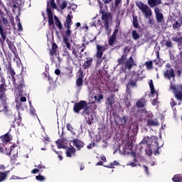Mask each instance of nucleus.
Returning a JSON list of instances; mask_svg holds the SVG:
<instances>
[{"mask_svg":"<svg viewBox=\"0 0 182 182\" xmlns=\"http://www.w3.org/2000/svg\"><path fill=\"white\" fill-rule=\"evenodd\" d=\"M150 138L149 136H144L142 141H141V144H146V146H149V140Z\"/></svg>","mask_w":182,"mask_h":182,"instance_id":"49530a36","label":"nucleus"},{"mask_svg":"<svg viewBox=\"0 0 182 182\" xmlns=\"http://www.w3.org/2000/svg\"><path fill=\"white\" fill-rule=\"evenodd\" d=\"M179 21V22H178ZM178 21H176L173 24V29H179V28H181L182 25V18H180L178 19Z\"/></svg>","mask_w":182,"mask_h":182,"instance_id":"473e14b6","label":"nucleus"},{"mask_svg":"<svg viewBox=\"0 0 182 182\" xmlns=\"http://www.w3.org/2000/svg\"><path fill=\"white\" fill-rule=\"evenodd\" d=\"M136 6L140 11H141L142 14H144L145 18H150L151 15H153V12L151 11V9L141 1H136Z\"/></svg>","mask_w":182,"mask_h":182,"instance_id":"423d86ee","label":"nucleus"},{"mask_svg":"<svg viewBox=\"0 0 182 182\" xmlns=\"http://www.w3.org/2000/svg\"><path fill=\"white\" fill-rule=\"evenodd\" d=\"M136 106L138 107L139 109H141V108L144 107V103H143V102L139 100V101L136 102Z\"/></svg>","mask_w":182,"mask_h":182,"instance_id":"864d4df0","label":"nucleus"},{"mask_svg":"<svg viewBox=\"0 0 182 182\" xmlns=\"http://www.w3.org/2000/svg\"><path fill=\"white\" fill-rule=\"evenodd\" d=\"M145 66L146 67V69H153V61L150 60V61H146L144 63Z\"/></svg>","mask_w":182,"mask_h":182,"instance_id":"37998d69","label":"nucleus"},{"mask_svg":"<svg viewBox=\"0 0 182 182\" xmlns=\"http://www.w3.org/2000/svg\"><path fill=\"white\" fill-rule=\"evenodd\" d=\"M30 113L32 116H36V110L33 107H30Z\"/></svg>","mask_w":182,"mask_h":182,"instance_id":"13d9d810","label":"nucleus"},{"mask_svg":"<svg viewBox=\"0 0 182 182\" xmlns=\"http://www.w3.org/2000/svg\"><path fill=\"white\" fill-rule=\"evenodd\" d=\"M92 63H93V58L91 57L86 58V60L83 63L84 69H89V68H91Z\"/></svg>","mask_w":182,"mask_h":182,"instance_id":"aec40b11","label":"nucleus"},{"mask_svg":"<svg viewBox=\"0 0 182 182\" xmlns=\"http://www.w3.org/2000/svg\"><path fill=\"white\" fill-rule=\"evenodd\" d=\"M7 87L8 86L6 85V81L5 80V78H1L0 84V112H5L7 109H9V107L6 103L8 98L6 97V95H5V93H6Z\"/></svg>","mask_w":182,"mask_h":182,"instance_id":"f257e3e1","label":"nucleus"},{"mask_svg":"<svg viewBox=\"0 0 182 182\" xmlns=\"http://www.w3.org/2000/svg\"><path fill=\"white\" fill-rule=\"evenodd\" d=\"M155 143H156V149L155 151H154V153L155 154V156L156 154H160V152L159 151V144L157 143V140L155 141Z\"/></svg>","mask_w":182,"mask_h":182,"instance_id":"bf43d9fd","label":"nucleus"},{"mask_svg":"<svg viewBox=\"0 0 182 182\" xmlns=\"http://www.w3.org/2000/svg\"><path fill=\"white\" fill-rule=\"evenodd\" d=\"M73 110L74 113L79 114L80 110H82L81 115L87 119V117L90 116V107L87 106V102L85 100H80V102L75 103L73 106Z\"/></svg>","mask_w":182,"mask_h":182,"instance_id":"f03ea898","label":"nucleus"},{"mask_svg":"<svg viewBox=\"0 0 182 182\" xmlns=\"http://www.w3.org/2000/svg\"><path fill=\"white\" fill-rule=\"evenodd\" d=\"M4 114L6 116L7 119H9V122H11L12 123H15L16 122L15 114H14L12 110L9 109V108L6 110Z\"/></svg>","mask_w":182,"mask_h":182,"instance_id":"2eb2a0df","label":"nucleus"},{"mask_svg":"<svg viewBox=\"0 0 182 182\" xmlns=\"http://www.w3.org/2000/svg\"><path fill=\"white\" fill-rule=\"evenodd\" d=\"M126 123H127V119H126V117H119L115 120V124H116V126L117 127L124 126Z\"/></svg>","mask_w":182,"mask_h":182,"instance_id":"6ab92c4d","label":"nucleus"},{"mask_svg":"<svg viewBox=\"0 0 182 182\" xmlns=\"http://www.w3.org/2000/svg\"><path fill=\"white\" fill-rule=\"evenodd\" d=\"M16 123L17 124V127L21 126V123H22V117H21V115L18 114V118L17 119H16Z\"/></svg>","mask_w":182,"mask_h":182,"instance_id":"603ef678","label":"nucleus"},{"mask_svg":"<svg viewBox=\"0 0 182 182\" xmlns=\"http://www.w3.org/2000/svg\"><path fill=\"white\" fill-rule=\"evenodd\" d=\"M165 46H167V48H173V43L171 41H168L166 42Z\"/></svg>","mask_w":182,"mask_h":182,"instance_id":"680f3d73","label":"nucleus"},{"mask_svg":"<svg viewBox=\"0 0 182 182\" xmlns=\"http://www.w3.org/2000/svg\"><path fill=\"white\" fill-rule=\"evenodd\" d=\"M103 99V94H100L97 98V102H100Z\"/></svg>","mask_w":182,"mask_h":182,"instance_id":"338daca9","label":"nucleus"},{"mask_svg":"<svg viewBox=\"0 0 182 182\" xmlns=\"http://www.w3.org/2000/svg\"><path fill=\"white\" fill-rule=\"evenodd\" d=\"M96 49L97 52L95 53V56L97 59V63H102L103 62V59H102V58L103 57V53L107 50V47L106 46H100L99 44H97Z\"/></svg>","mask_w":182,"mask_h":182,"instance_id":"6e6552de","label":"nucleus"},{"mask_svg":"<svg viewBox=\"0 0 182 182\" xmlns=\"http://www.w3.org/2000/svg\"><path fill=\"white\" fill-rule=\"evenodd\" d=\"M7 73L11 75V76H15L16 75V73H15V70L14 68H12V64L9 63L7 66Z\"/></svg>","mask_w":182,"mask_h":182,"instance_id":"7c9ffc66","label":"nucleus"},{"mask_svg":"<svg viewBox=\"0 0 182 182\" xmlns=\"http://www.w3.org/2000/svg\"><path fill=\"white\" fill-rule=\"evenodd\" d=\"M132 105L130 104V101L128 100V98H126L124 100V107L125 109H129Z\"/></svg>","mask_w":182,"mask_h":182,"instance_id":"de8ad7c7","label":"nucleus"},{"mask_svg":"<svg viewBox=\"0 0 182 182\" xmlns=\"http://www.w3.org/2000/svg\"><path fill=\"white\" fill-rule=\"evenodd\" d=\"M83 71L80 70V75L75 82L77 87H82V86H83Z\"/></svg>","mask_w":182,"mask_h":182,"instance_id":"dca6fc26","label":"nucleus"},{"mask_svg":"<svg viewBox=\"0 0 182 182\" xmlns=\"http://www.w3.org/2000/svg\"><path fill=\"white\" fill-rule=\"evenodd\" d=\"M63 143H65V139H59L55 141L58 149H66V145L63 144Z\"/></svg>","mask_w":182,"mask_h":182,"instance_id":"393cba45","label":"nucleus"},{"mask_svg":"<svg viewBox=\"0 0 182 182\" xmlns=\"http://www.w3.org/2000/svg\"><path fill=\"white\" fill-rule=\"evenodd\" d=\"M75 153H76V149H75V147L73 146L68 147L66 151V156L67 157H72V154L75 156Z\"/></svg>","mask_w":182,"mask_h":182,"instance_id":"a878e982","label":"nucleus"},{"mask_svg":"<svg viewBox=\"0 0 182 182\" xmlns=\"http://www.w3.org/2000/svg\"><path fill=\"white\" fill-rule=\"evenodd\" d=\"M54 21H55V25L57 26L58 29H63V25L62 24V22H60V20L58 18V16H54Z\"/></svg>","mask_w":182,"mask_h":182,"instance_id":"cd10ccee","label":"nucleus"},{"mask_svg":"<svg viewBox=\"0 0 182 182\" xmlns=\"http://www.w3.org/2000/svg\"><path fill=\"white\" fill-rule=\"evenodd\" d=\"M126 59H127V54L124 53L121 58L117 60L118 65H124V63H126Z\"/></svg>","mask_w":182,"mask_h":182,"instance_id":"bb28decb","label":"nucleus"},{"mask_svg":"<svg viewBox=\"0 0 182 182\" xmlns=\"http://www.w3.org/2000/svg\"><path fill=\"white\" fill-rule=\"evenodd\" d=\"M1 139L4 143H9L11 141V136H9V132L1 136Z\"/></svg>","mask_w":182,"mask_h":182,"instance_id":"2f4dec72","label":"nucleus"},{"mask_svg":"<svg viewBox=\"0 0 182 182\" xmlns=\"http://www.w3.org/2000/svg\"><path fill=\"white\" fill-rule=\"evenodd\" d=\"M36 179L38 180V181H45V176L38 175L36 176Z\"/></svg>","mask_w":182,"mask_h":182,"instance_id":"5fc2aeb1","label":"nucleus"},{"mask_svg":"<svg viewBox=\"0 0 182 182\" xmlns=\"http://www.w3.org/2000/svg\"><path fill=\"white\" fill-rule=\"evenodd\" d=\"M175 97L177 99V100H180L182 102V92L178 91L175 93Z\"/></svg>","mask_w":182,"mask_h":182,"instance_id":"79ce46f5","label":"nucleus"},{"mask_svg":"<svg viewBox=\"0 0 182 182\" xmlns=\"http://www.w3.org/2000/svg\"><path fill=\"white\" fill-rule=\"evenodd\" d=\"M93 115H90V117L87 119V123L89 124V126H92V123H93Z\"/></svg>","mask_w":182,"mask_h":182,"instance_id":"3c124183","label":"nucleus"},{"mask_svg":"<svg viewBox=\"0 0 182 182\" xmlns=\"http://www.w3.org/2000/svg\"><path fill=\"white\" fill-rule=\"evenodd\" d=\"M81 48L82 47H80V45L79 44L72 47V53L76 59H82V58H83V55L79 52Z\"/></svg>","mask_w":182,"mask_h":182,"instance_id":"9d476101","label":"nucleus"},{"mask_svg":"<svg viewBox=\"0 0 182 182\" xmlns=\"http://www.w3.org/2000/svg\"><path fill=\"white\" fill-rule=\"evenodd\" d=\"M23 87H25V80H23V77H21L18 82V89L20 92L23 91Z\"/></svg>","mask_w":182,"mask_h":182,"instance_id":"f704fd0d","label":"nucleus"},{"mask_svg":"<svg viewBox=\"0 0 182 182\" xmlns=\"http://www.w3.org/2000/svg\"><path fill=\"white\" fill-rule=\"evenodd\" d=\"M122 2V0H115V6H119V4Z\"/></svg>","mask_w":182,"mask_h":182,"instance_id":"774afa93","label":"nucleus"},{"mask_svg":"<svg viewBox=\"0 0 182 182\" xmlns=\"http://www.w3.org/2000/svg\"><path fill=\"white\" fill-rule=\"evenodd\" d=\"M50 56H58V45L56 43H53L49 52Z\"/></svg>","mask_w":182,"mask_h":182,"instance_id":"a211bd4d","label":"nucleus"},{"mask_svg":"<svg viewBox=\"0 0 182 182\" xmlns=\"http://www.w3.org/2000/svg\"><path fill=\"white\" fill-rule=\"evenodd\" d=\"M170 83H171V85L169 89L171 90H174L175 93H177V92H179V91H177V87H176V85L173 84V82L170 81Z\"/></svg>","mask_w":182,"mask_h":182,"instance_id":"09e8293b","label":"nucleus"},{"mask_svg":"<svg viewBox=\"0 0 182 182\" xmlns=\"http://www.w3.org/2000/svg\"><path fill=\"white\" fill-rule=\"evenodd\" d=\"M149 87L151 90V93L154 95L156 93V90L154 89V84L153 83V80H150L149 81Z\"/></svg>","mask_w":182,"mask_h":182,"instance_id":"e433bc0d","label":"nucleus"},{"mask_svg":"<svg viewBox=\"0 0 182 182\" xmlns=\"http://www.w3.org/2000/svg\"><path fill=\"white\" fill-rule=\"evenodd\" d=\"M56 8L57 6L55 3V0H50V1H48L46 12L48 16V26H53L54 29H56V28L55 27V22L53 21V13H52V9H56Z\"/></svg>","mask_w":182,"mask_h":182,"instance_id":"20e7f679","label":"nucleus"},{"mask_svg":"<svg viewBox=\"0 0 182 182\" xmlns=\"http://www.w3.org/2000/svg\"><path fill=\"white\" fill-rule=\"evenodd\" d=\"M100 14H102V20L104 21V26L105 28V31H109V19H112V13L107 12L105 10H102V8H103V5L102 3L100 2Z\"/></svg>","mask_w":182,"mask_h":182,"instance_id":"39448f33","label":"nucleus"},{"mask_svg":"<svg viewBox=\"0 0 182 182\" xmlns=\"http://www.w3.org/2000/svg\"><path fill=\"white\" fill-rule=\"evenodd\" d=\"M154 63L156 65V66H159L163 63V59L160 58V54L159 52L157 53L156 55V59L154 60Z\"/></svg>","mask_w":182,"mask_h":182,"instance_id":"72a5a7b5","label":"nucleus"},{"mask_svg":"<svg viewBox=\"0 0 182 182\" xmlns=\"http://www.w3.org/2000/svg\"><path fill=\"white\" fill-rule=\"evenodd\" d=\"M72 16L70 14H68L66 18H65V22L64 23V26L65 28H70L72 26Z\"/></svg>","mask_w":182,"mask_h":182,"instance_id":"4be33fe9","label":"nucleus"},{"mask_svg":"<svg viewBox=\"0 0 182 182\" xmlns=\"http://www.w3.org/2000/svg\"><path fill=\"white\" fill-rule=\"evenodd\" d=\"M172 181L173 182H181L182 181V177L180 175H175L173 178H172Z\"/></svg>","mask_w":182,"mask_h":182,"instance_id":"4c0bfd02","label":"nucleus"},{"mask_svg":"<svg viewBox=\"0 0 182 182\" xmlns=\"http://www.w3.org/2000/svg\"><path fill=\"white\" fill-rule=\"evenodd\" d=\"M132 23L133 26L135 29H137L140 27V24H139V21L137 20V16L136 15H132Z\"/></svg>","mask_w":182,"mask_h":182,"instance_id":"c85d7f7f","label":"nucleus"},{"mask_svg":"<svg viewBox=\"0 0 182 182\" xmlns=\"http://www.w3.org/2000/svg\"><path fill=\"white\" fill-rule=\"evenodd\" d=\"M65 29H67V31H65V36L63 38H66V39H68V38H70V36L72 35V31H70V28H65Z\"/></svg>","mask_w":182,"mask_h":182,"instance_id":"a19ab883","label":"nucleus"},{"mask_svg":"<svg viewBox=\"0 0 182 182\" xmlns=\"http://www.w3.org/2000/svg\"><path fill=\"white\" fill-rule=\"evenodd\" d=\"M64 43L69 50H72V45L68 41V38H63Z\"/></svg>","mask_w":182,"mask_h":182,"instance_id":"ea45409f","label":"nucleus"},{"mask_svg":"<svg viewBox=\"0 0 182 182\" xmlns=\"http://www.w3.org/2000/svg\"><path fill=\"white\" fill-rule=\"evenodd\" d=\"M154 12L156 15V20L159 23H162L164 21V16L160 12V9L159 7L154 8Z\"/></svg>","mask_w":182,"mask_h":182,"instance_id":"ddd939ff","label":"nucleus"},{"mask_svg":"<svg viewBox=\"0 0 182 182\" xmlns=\"http://www.w3.org/2000/svg\"><path fill=\"white\" fill-rule=\"evenodd\" d=\"M138 78H139V75L134 74L132 75V79L127 84V92H130V89L132 87H134L136 86V82H137Z\"/></svg>","mask_w":182,"mask_h":182,"instance_id":"9b49d317","label":"nucleus"},{"mask_svg":"<svg viewBox=\"0 0 182 182\" xmlns=\"http://www.w3.org/2000/svg\"><path fill=\"white\" fill-rule=\"evenodd\" d=\"M166 68L167 69L164 72V77L168 79V80H171V79L174 80L176 79V73H174V69L171 68V64L166 63Z\"/></svg>","mask_w":182,"mask_h":182,"instance_id":"0eeeda50","label":"nucleus"},{"mask_svg":"<svg viewBox=\"0 0 182 182\" xmlns=\"http://www.w3.org/2000/svg\"><path fill=\"white\" fill-rule=\"evenodd\" d=\"M74 147H76L77 151L82 150L85 147V142L79 139H74L72 141Z\"/></svg>","mask_w":182,"mask_h":182,"instance_id":"f8f14e48","label":"nucleus"},{"mask_svg":"<svg viewBox=\"0 0 182 182\" xmlns=\"http://www.w3.org/2000/svg\"><path fill=\"white\" fill-rule=\"evenodd\" d=\"M170 105H171V107L172 109H174V107L177 106V102H176V101L173 98H171L170 101Z\"/></svg>","mask_w":182,"mask_h":182,"instance_id":"4d7b16f0","label":"nucleus"},{"mask_svg":"<svg viewBox=\"0 0 182 182\" xmlns=\"http://www.w3.org/2000/svg\"><path fill=\"white\" fill-rule=\"evenodd\" d=\"M11 173V171H0V182L5 181L8 178V174Z\"/></svg>","mask_w":182,"mask_h":182,"instance_id":"5701e85b","label":"nucleus"},{"mask_svg":"<svg viewBox=\"0 0 182 182\" xmlns=\"http://www.w3.org/2000/svg\"><path fill=\"white\" fill-rule=\"evenodd\" d=\"M145 151H146V154L148 156H151L153 154V151H151V147H149L147 149H146Z\"/></svg>","mask_w":182,"mask_h":182,"instance_id":"052dcab7","label":"nucleus"},{"mask_svg":"<svg viewBox=\"0 0 182 182\" xmlns=\"http://www.w3.org/2000/svg\"><path fill=\"white\" fill-rule=\"evenodd\" d=\"M18 31H23V27H22V24L21 23V21H18Z\"/></svg>","mask_w":182,"mask_h":182,"instance_id":"0e129e2a","label":"nucleus"},{"mask_svg":"<svg viewBox=\"0 0 182 182\" xmlns=\"http://www.w3.org/2000/svg\"><path fill=\"white\" fill-rule=\"evenodd\" d=\"M54 153H55V154H58V157L60 161H62V160H63V157H62V154H63V153L62 151H57L55 149H53Z\"/></svg>","mask_w":182,"mask_h":182,"instance_id":"a18cd8bd","label":"nucleus"},{"mask_svg":"<svg viewBox=\"0 0 182 182\" xmlns=\"http://www.w3.org/2000/svg\"><path fill=\"white\" fill-rule=\"evenodd\" d=\"M146 126L148 127H156V126H160V123H159V122L157 121V119L156 120H153V119H146Z\"/></svg>","mask_w":182,"mask_h":182,"instance_id":"b1692460","label":"nucleus"},{"mask_svg":"<svg viewBox=\"0 0 182 182\" xmlns=\"http://www.w3.org/2000/svg\"><path fill=\"white\" fill-rule=\"evenodd\" d=\"M132 149H133V142H127L123 146L124 154H129L132 151Z\"/></svg>","mask_w":182,"mask_h":182,"instance_id":"f3484780","label":"nucleus"},{"mask_svg":"<svg viewBox=\"0 0 182 182\" xmlns=\"http://www.w3.org/2000/svg\"><path fill=\"white\" fill-rule=\"evenodd\" d=\"M147 3L150 8H154L161 4V0H148Z\"/></svg>","mask_w":182,"mask_h":182,"instance_id":"412c9836","label":"nucleus"},{"mask_svg":"<svg viewBox=\"0 0 182 182\" xmlns=\"http://www.w3.org/2000/svg\"><path fill=\"white\" fill-rule=\"evenodd\" d=\"M132 36L134 41H137V39H140V35H139L136 30L132 31Z\"/></svg>","mask_w":182,"mask_h":182,"instance_id":"c9c22d12","label":"nucleus"},{"mask_svg":"<svg viewBox=\"0 0 182 182\" xmlns=\"http://www.w3.org/2000/svg\"><path fill=\"white\" fill-rule=\"evenodd\" d=\"M66 128L68 130V132H73V127H72L70 124H67Z\"/></svg>","mask_w":182,"mask_h":182,"instance_id":"e2e57ef3","label":"nucleus"},{"mask_svg":"<svg viewBox=\"0 0 182 182\" xmlns=\"http://www.w3.org/2000/svg\"><path fill=\"white\" fill-rule=\"evenodd\" d=\"M133 66H136V65L134 63V60L133 59V57L130 56L129 59H127L125 62L124 70H126L127 69H128V70H132Z\"/></svg>","mask_w":182,"mask_h":182,"instance_id":"4468645a","label":"nucleus"},{"mask_svg":"<svg viewBox=\"0 0 182 182\" xmlns=\"http://www.w3.org/2000/svg\"><path fill=\"white\" fill-rule=\"evenodd\" d=\"M114 166H119V162H117V161H114L109 165L104 166V167H106L107 168H114V167H113Z\"/></svg>","mask_w":182,"mask_h":182,"instance_id":"58836bf2","label":"nucleus"},{"mask_svg":"<svg viewBox=\"0 0 182 182\" xmlns=\"http://www.w3.org/2000/svg\"><path fill=\"white\" fill-rule=\"evenodd\" d=\"M107 103L109 105V106L111 107V108H113V105L114 103V95H110L107 99Z\"/></svg>","mask_w":182,"mask_h":182,"instance_id":"c756f323","label":"nucleus"},{"mask_svg":"<svg viewBox=\"0 0 182 182\" xmlns=\"http://www.w3.org/2000/svg\"><path fill=\"white\" fill-rule=\"evenodd\" d=\"M2 22H3L4 25H6H6H8V23H9L8 19H6L5 17H3V18H2Z\"/></svg>","mask_w":182,"mask_h":182,"instance_id":"69168bd1","label":"nucleus"},{"mask_svg":"<svg viewBox=\"0 0 182 182\" xmlns=\"http://www.w3.org/2000/svg\"><path fill=\"white\" fill-rule=\"evenodd\" d=\"M86 45H89V42H87L85 43H82V46H80V53H83V52H85V49H86Z\"/></svg>","mask_w":182,"mask_h":182,"instance_id":"8fccbe9b","label":"nucleus"},{"mask_svg":"<svg viewBox=\"0 0 182 182\" xmlns=\"http://www.w3.org/2000/svg\"><path fill=\"white\" fill-rule=\"evenodd\" d=\"M68 6V1H63V3L60 5V9H65Z\"/></svg>","mask_w":182,"mask_h":182,"instance_id":"6e6d98bb","label":"nucleus"},{"mask_svg":"<svg viewBox=\"0 0 182 182\" xmlns=\"http://www.w3.org/2000/svg\"><path fill=\"white\" fill-rule=\"evenodd\" d=\"M0 35L1 36V38H0V43L1 46H4V44L5 43V41H6L9 46V49H10L13 53H16V47L15 46V44L14 43V42L9 40V38H6V31L4 30V28L1 24H0Z\"/></svg>","mask_w":182,"mask_h":182,"instance_id":"7ed1b4c3","label":"nucleus"},{"mask_svg":"<svg viewBox=\"0 0 182 182\" xmlns=\"http://www.w3.org/2000/svg\"><path fill=\"white\" fill-rule=\"evenodd\" d=\"M119 26L120 22L116 25V28L114 30L112 35L109 38L108 45H109V46H113V45H114V42H116V39H117V33H119Z\"/></svg>","mask_w":182,"mask_h":182,"instance_id":"1a4fd4ad","label":"nucleus"},{"mask_svg":"<svg viewBox=\"0 0 182 182\" xmlns=\"http://www.w3.org/2000/svg\"><path fill=\"white\" fill-rule=\"evenodd\" d=\"M66 75L68 76V77H73V70L72 68H66Z\"/></svg>","mask_w":182,"mask_h":182,"instance_id":"c03bdc74","label":"nucleus"}]
</instances>
